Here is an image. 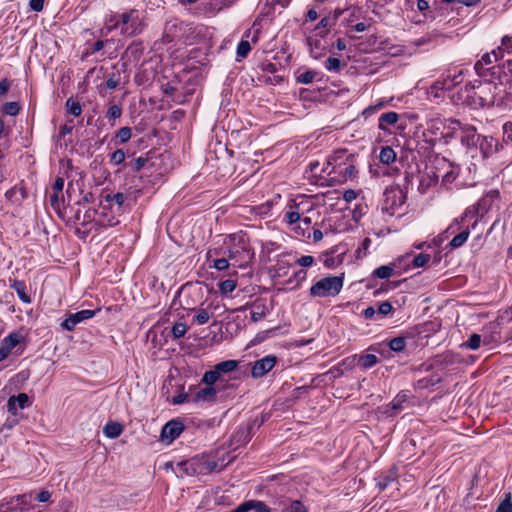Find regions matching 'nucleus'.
Returning a JSON list of instances; mask_svg holds the SVG:
<instances>
[{"mask_svg":"<svg viewBox=\"0 0 512 512\" xmlns=\"http://www.w3.org/2000/svg\"><path fill=\"white\" fill-rule=\"evenodd\" d=\"M343 286V280L338 276H329L320 279L310 288L313 297H330L339 294Z\"/></svg>","mask_w":512,"mask_h":512,"instance_id":"f257e3e1","label":"nucleus"},{"mask_svg":"<svg viewBox=\"0 0 512 512\" xmlns=\"http://www.w3.org/2000/svg\"><path fill=\"white\" fill-rule=\"evenodd\" d=\"M277 363V357L274 355L265 356L254 362L251 370L253 378H261L266 375Z\"/></svg>","mask_w":512,"mask_h":512,"instance_id":"f03ea898","label":"nucleus"},{"mask_svg":"<svg viewBox=\"0 0 512 512\" xmlns=\"http://www.w3.org/2000/svg\"><path fill=\"white\" fill-rule=\"evenodd\" d=\"M184 430V425L179 420H171L167 422L161 431V439L163 441H167V443H171L174 439H176Z\"/></svg>","mask_w":512,"mask_h":512,"instance_id":"7ed1b4c3","label":"nucleus"},{"mask_svg":"<svg viewBox=\"0 0 512 512\" xmlns=\"http://www.w3.org/2000/svg\"><path fill=\"white\" fill-rule=\"evenodd\" d=\"M119 25L122 24L123 28L121 33L132 36L136 35L138 32L141 31L140 28V22L137 18L132 17V13H123L120 16Z\"/></svg>","mask_w":512,"mask_h":512,"instance_id":"20e7f679","label":"nucleus"},{"mask_svg":"<svg viewBox=\"0 0 512 512\" xmlns=\"http://www.w3.org/2000/svg\"><path fill=\"white\" fill-rule=\"evenodd\" d=\"M95 314H96L95 310H82V311L76 312L74 314L69 315L68 318H66L63 321L61 326L68 331H72L78 323H80L86 319L92 318Z\"/></svg>","mask_w":512,"mask_h":512,"instance_id":"39448f33","label":"nucleus"},{"mask_svg":"<svg viewBox=\"0 0 512 512\" xmlns=\"http://www.w3.org/2000/svg\"><path fill=\"white\" fill-rule=\"evenodd\" d=\"M29 404V397L25 393H20L17 396H11L7 402L8 412L16 415L17 407L24 409Z\"/></svg>","mask_w":512,"mask_h":512,"instance_id":"423d86ee","label":"nucleus"},{"mask_svg":"<svg viewBox=\"0 0 512 512\" xmlns=\"http://www.w3.org/2000/svg\"><path fill=\"white\" fill-rule=\"evenodd\" d=\"M252 426L240 427L232 436V444L242 446L247 444L252 437Z\"/></svg>","mask_w":512,"mask_h":512,"instance_id":"0eeeda50","label":"nucleus"},{"mask_svg":"<svg viewBox=\"0 0 512 512\" xmlns=\"http://www.w3.org/2000/svg\"><path fill=\"white\" fill-rule=\"evenodd\" d=\"M386 204L391 202L390 208L398 205L401 206L406 200V194L399 188L386 190Z\"/></svg>","mask_w":512,"mask_h":512,"instance_id":"6e6552de","label":"nucleus"},{"mask_svg":"<svg viewBox=\"0 0 512 512\" xmlns=\"http://www.w3.org/2000/svg\"><path fill=\"white\" fill-rule=\"evenodd\" d=\"M406 401L405 394L397 395L393 401L387 405L383 411L388 417L397 415L402 410V404Z\"/></svg>","mask_w":512,"mask_h":512,"instance_id":"1a4fd4ad","label":"nucleus"},{"mask_svg":"<svg viewBox=\"0 0 512 512\" xmlns=\"http://www.w3.org/2000/svg\"><path fill=\"white\" fill-rule=\"evenodd\" d=\"M399 119V115L396 112H387L380 116L378 127L381 130H386V125H393Z\"/></svg>","mask_w":512,"mask_h":512,"instance_id":"9d476101","label":"nucleus"},{"mask_svg":"<svg viewBox=\"0 0 512 512\" xmlns=\"http://www.w3.org/2000/svg\"><path fill=\"white\" fill-rule=\"evenodd\" d=\"M122 431L123 427L117 422L107 423L103 429L104 434L111 439L117 438Z\"/></svg>","mask_w":512,"mask_h":512,"instance_id":"9b49d317","label":"nucleus"},{"mask_svg":"<svg viewBox=\"0 0 512 512\" xmlns=\"http://www.w3.org/2000/svg\"><path fill=\"white\" fill-rule=\"evenodd\" d=\"M216 394L215 388L211 386H207L205 388H201L194 397V401L199 400H212Z\"/></svg>","mask_w":512,"mask_h":512,"instance_id":"f8f14e48","label":"nucleus"},{"mask_svg":"<svg viewBox=\"0 0 512 512\" xmlns=\"http://www.w3.org/2000/svg\"><path fill=\"white\" fill-rule=\"evenodd\" d=\"M379 158L382 163L390 164L395 161L396 153L391 147L386 146L381 149Z\"/></svg>","mask_w":512,"mask_h":512,"instance_id":"ddd939ff","label":"nucleus"},{"mask_svg":"<svg viewBox=\"0 0 512 512\" xmlns=\"http://www.w3.org/2000/svg\"><path fill=\"white\" fill-rule=\"evenodd\" d=\"M238 366V362L236 360H226L215 365L216 369L220 373H228L234 371Z\"/></svg>","mask_w":512,"mask_h":512,"instance_id":"4468645a","label":"nucleus"},{"mask_svg":"<svg viewBox=\"0 0 512 512\" xmlns=\"http://www.w3.org/2000/svg\"><path fill=\"white\" fill-rule=\"evenodd\" d=\"M12 287L14 288V290L16 291V293L18 294L19 298L21 299L22 302L24 303H30L31 302V299L30 297L28 296V294L26 293V286L24 284V282H21V281H14Z\"/></svg>","mask_w":512,"mask_h":512,"instance_id":"2eb2a0df","label":"nucleus"},{"mask_svg":"<svg viewBox=\"0 0 512 512\" xmlns=\"http://www.w3.org/2000/svg\"><path fill=\"white\" fill-rule=\"evenodd\" d=\"M20 342V336L17 333H12L5 337L1 345H3L9 352Z\"/></svg>","mask_w":512,"mask_h":512,"instance_id":"dca6fc26","label":"nucleus"},{"mask_svg":"<svg viewBox=\"0 0 512 512\" xmlns=\"http://www.w3.org/2000/svg\"><path fill=\"white\" fill-rule=\"evenodd\" d=\"M378 362V358L374 354H364L359 358V365L363 368H370Z\"/></svg>","mask_w":512,"mask_h":512,"instance_id":"f3484780","label":"nucleus"},{"mask_svg":"<svg viewBox=\"0 0 512 512\" xmlns=\"http://www.w3.org/2000/svg\"><path fill=\"white\" fill-rule=\"evenodd\" d=\"M220 376H221L220 373L218 372L216 367H214L213 370L207 371L204 374L202 381L206 385L211 386L212 384H214L215 382H217L220 379Z\"/></svg>","mask_w":512,"mask_h":512,"instance_id":"a211bd4d","label":"nucleus"},{"mask_svg":"<svg viewBox=\"0 0 512 512\" xmlns=\"http://www.w3.org/2000/svg\"><path fill=\"white\" fill-rule=\"evenodd\" d=\"M468 236H469V231L464 230L461 233H459L458 235L454 236L453 239L450 241L449 245L452 248H459L466 242Z\"/></svg>","mask_w":512,"mask_h":512,"instance_id":"6ab92c4d","label":"nucleus"},{"mask_svg":"<svg viewBox=\"0 0 512 512\" xmlns=\"http://www.w3.org/2000/svg\"><path fill=\"white\" fill-rule=\"evenodd\" d=\"M187 329H188V327L185 323H183V322L175 323L171 330L173 338L179 339V338L183 337L186 334Z\"/></svg>","mask_w":512,"mask_h":512,"instance_id":"aec40b11","label":"nucleus"},{"mask_svg":"<svg viewBox=\"0 0 512 512\" xmlns=\"http://www.w3.org/2000/svg\"><path fill=\"white\" fill-rule=\"evenodd\" d=\"M66 108L69 113L74 116H80L82 113V107L79 102L74 101L72 98H69L66 101Z\"/></svg>","mask_w":512,"mask_h":512,"instance_id":"412c9836","label":"nucleus"},{"mask_svg":"<svg viewBox=\"0 0 512 512\" xmlns=\"http://www.w3.org/2000/svg\"><path fill=\"white\" fill-rule=\"evenodd\" d=\"M481 345V336L479 334H472L469 339L462 344V347H466L471 350H476Z\"/></svg>","mask_w":512,"mask_h":512,"instance_id":"4be33fe9","label":"nucleus"},{"mask_svg":"<svg viewBox=\"0 0 512 512\" xmlns=\"http://www.w3.org/2000/svg\"><path fill=\"white\" fill-rule=\"evenodd\" d=\"M406 340L404 337H396L390 340L389 348L395 352H401L405 349Z\"/></svg>","mask_w":512,"mask_h":512,"instance_id":"5701e85b","label":"nucleus"},{"mask_svg":"<svg viewBox=\"0 0 512 512\" xmlns=\"http://www.w3.org/2000/svg\"><path fill=\"white\" fill-rule=\"evenodd\" d=\"M500 54H502V49L498 48L497 50H493L491 53L484 54L480 60L484 65H489L494 61H497Z\"/></svg>","mask_w":512,"mask_h":512,"instance_id":"b1692460","label":"nucleus"},{"mask_svg":"<svg viewBox=\"0 0 512 512\" xmlns=\"http://www.w3.org/2000/svg\"><path fill=\"white\" fill-rule=\"evenodd\" d=\"M396 481V473L391 471L390 475H387L380 479L377 483V486L380 490H384L390 486V484Z\"/></svg>","mask_w":512,"mask_h":512,"instance_id":"393cba45","label":"nucleus"},{"mask_svg":"<svg viewBox=\"0 0 512 512\" xmlns=\"http://www.w3.org/2000/svg\"><path fill=\"white\" fill-rule=\"evenodd\" d=\"M2 111L7 115L15 116L19 113L20 106L17 102H7L3 105Z\"/></svg>","mask_w":512,"mask_h":512,"instance_id":"a878e982","label":"nucleus"},{"mask_svg":"<svg viewBox=\"0 0 512 512\" xmlns=\"http://www.w3.org/2000/svg\"><path fill=\"white\" fill-rule=\"evenodd\" d=\"M495 512H512L511 494L507 493Z\"/></svg>","mask_w":512,"mask_h":512,"instance_id":"bb28decb","label":"nucleus"},{"mask_svg":"<svg viewBox=\"0 0 512 512\" xmlns=\"http://www.w3.org/2000/svg\"><path fill=\"white\" fill-rule=\"evenodd\" d=\"M220 291L223 294L231 293L236 288V282L232 279H227L219 284Z\"/></svg>","mask_w":512,"mask_h":512,"instance_id":"cd10ccee","label":"nucleus"},{"mask_svg":"<svg viewBox=\"0 0 512 512\" xmlns=\"http://www.w3.org/2000/svg\"><path fill=\"white\" fill-rule=\"evenodd\" d=\"M251 50L250 43L248 41L242 40L237 47V56L240 58H245Z\"/></svg>","mask_w":512,"mask_h":512,"instance_id":"c85d7f7f","label":"nucleus"},{"mask_svg":"<svg viewBox=\"0 0 512 512\" xmlns=\"http://www.w3.org/2000/svg\"><path fill=\"white\" fill-rule=\"evenodd\" d=\"M96 214V210L89 209L87 210L83 216H81L80 211H77L75 218L77 221H81L82 224H85L86 222H89L93 219L94 215Z\"/></svg>","mask_w":512,"mask_h":512,"instance_id":"c756f323","label":"nucleus"},{"mask_svg":"<svg viewBox=\"0 0 512 512\" xmlns=\"http://www.w3.org/2000/svg\"><path fill=\"white\" fill-rule=\"evenodd\" d=\"M132 135V131L129 127H122L117 131L116 137L121 143L127 142Z\"/></svg>","mask_w":512,"mask_h":512,"instance_id":"7c9ffc66","label":"nucleus"},{"mask_svg":"<svg viewBox=\"0 0 512 512\" xmlns=\"http://www.w3.org/2000/svg\"><path fill=\"white\" fill-rule=\"evenodd\" d=\"M250 510L255 509L258 512H270L269 507L262 501L249 500Z\"/></svg>","mask_w":512,"mask_h":512,"instance_id":"2f4dec72","label":"nucleus"},{"mask_svg":"<svg viewBox=\"0 0 512 512\" xmlns=\"http://www.w3.org/2000/svg\"><path fill=\"white\" fill-rule=\"evenodd\" d=\"M393 269L389 266H380L375 270V275L381 279L389 278L392 275Z\"/></svg>","mask_w":512,"mask_h":512,"instance_id":"473e14b6","label":"nucleus"},{"mask_svg":"<svg viewBox=\"0 0 512 512\" xmlns=\"http://www.w3.org/2000/svg\"><path fill=\"white\" fill-rule=\"evenodd\" d=\"M18 192L21 193V198H24V192L22 189H18L17 187H12L11 189H9L5 196L8 200L10 201H13V202H16V201H19L20 198L17 197V194Z\"/></svg>","mask_w":512,"mask_h":512,"instance_id":"72a5a7b5","label":"nucleus"},{"mask_svg":"<svg viewBox=\"0 0 512 512\" xmlns=\"http://www.w3.org/2000/svg\"><path fill=\"white\" fill-rule=\"evenodd\" d=\"M243 252H244V246L241 247V251L239 249H235V250L230 249L229 250L228 260L232 261V265H234V266L241 265L239 263L238 256Z\"/></svg>","mask_w":512,"mask_h":512,"instance_id":"f704fd0d","label":"nucleus"},{"mask_svg":"<svg viewBox=\"0 0 512 512\" xmlns=\"http://www.w3.org/2000/svg\"><path fill=\"white\" fill-rule=\"evenodd\" d=\"M316 72L314 71H306L297 77V82L303 84H309L313 81Z\"/></svg>","mask_w":512,"mask_h":512,"instance_id":"c9c22d12","label":"nucleus"},{"mask_svg":"<svg viewBox=\"0 0 512 512\" xmlns=\"http://www.w3.org/2000/svg\"><path fill=\"white\" fill-rule=\"evenodd\" d=\"M325 67L330 71H339L341 62L338 58L330 57L326 60Z\"/></svg>","mask_w":512,"mask_h":512,"instance_id":"e433bc0d","label":"nucleus"},{"mask_svg":"<svg viewBox=\"0 0 512 512\" xmlns=\"http://www.w3.org/2000/svg\"><path fill=\"white\" fill-rule=\"evenodd\" d=\"M126 200V196L123 193H116L114 195H107L106 201L107 202H115L118 206L123 205V203Z\"/></svg>","mask_w":512,"mask_h":512,"instance_id":"4c0bfd02","label":"nucleus"},{"mask_svg":"<svg viewBox=\"0 0 512 512\" xmlns=\"http://www.w3.org/2000/svg\"><path fill=\"white\" fill-rule=\"evenodd\" d=\"M125 160V153L122 149H118L111 154V162L119 165Z\"/></svg>","mask_w":512,"mask_h":512,"instance_id":"58836bf2","label":"nucleus"},{"mask_svg":"<svg viewBox=\"0 0 512 512\" xmlns=\"http://www.w3.org/2000/svg\"><path fill=\"white\" fill-rule=\"evenodd\" d=\"M209 318H210V316H209L208 312L205 309H200L198 311L197 315L195 316V321L199 325H203L208 322Z\"/></svg>","mask_w":512,"mask_h":512,"instance_id":"ea45409f","label":"nucleus"},{"mask_svg":"<svg viewBox=\"0 0 512 512\" xmlns=\"http://www.w3.org/2000/svg\"><path fill=\"white\" fill-rule=\"evenodd\" d=\"M430 260V255L419 254L413 259V265L415 267H422Z\"/></svg>","mask_w":512,"mask_h":512,"instance_id":"a19ab883","label":"nucleus"},{"mask_svg":"<svg viewBox=\"0 0 512 512\" xmlns=\"http://www.w3.org/2000/svg\"><path fill=\"white\" fill-rule=\"evenodd\" d=\"M121 114H122V109L118 105L111 106L107 111V117L109 119H117L121 116Z\"/></svg>","mask_w":512,"mask_h":512,"instance_id":"79ce46f5","label":"nucleus"},{"mask_svg":"<svg viewBox=\"0 0 512 512\" xmlns=\"http://www.w3.org/2000/svg\"><path fill=\"white\" fill-rule=\"evenodd\" d=\"M392 309V304L389 301H383L380 303L378 307V313L383 316H386L392 311Z\"/></svg>","mask_w":512,"mask_h":512,"instance_id":"37998d69","label":"nucleus"},{"mask_svg":"<svg viewBox=\"0 0 512 512\" xmlns=\"http://www.w3.org/2000/svg\"><path fill=\"white\" fill-rule=\"evenodd\" d=\"M230 262L227 258H220L214 261V267L218 270H225L229 267Z\"/></svg>","mask_w":512,"mask_h":512,"instance_id":"c03bdc74","label":"nucleus"},{"mask_svg":"<svg viewBox=\"0 0 512 512\" xmlns=\"http://www.w3.org/2000/svg\"><path fill=\"white\" fill-rule=\"evenodd\" d=\"M314 258L312 256H302L297 260L298 265L302 267H309L313 264Z\"/></svg>","mask_w":512,"mask_h":512,"instance_id":"a18cd8bd","label":"nucleus"},{"mask_svg":"<svg viewBox=\"0 0 512 512\" xmlns=\"http://www.w3.org/2000/svg\"><path fill=\"white\" fill-rule=\"evenodd\" d=\"M286 219L288 223L293 224L298 222L301 219L300 213L297 211H291L286 213Z\"/></svg>","mask_w":512,"mask_h":512,"instance_id":"49530a36","label":"nucleus"},{"mask_svg":"<svg viewBox=\"0 0 512 512\" xmlns=\"http://www.w3.org/2000/svg\"><path fill=\"white\" fill-rule=\"evenodd\" d=\"M291 0H267L266 2V5L269 6V10H271L273 8V6L275 4H279L281 5L282 7H287L289 5ZM270 11H268L267 13H269Z\"/></svg>","mask_w":512,"mask_h":512,"instance_id":"de8ad7c7","label":"nucleus"},{"mask_svg":"<svg viewBox=\"0 0 512 512\" xmlns=\"http://www.w3.org/2000/svg\"><path fill=\"white\" fill-rule=\"evenodd\" d=\"M291 512H308V511L300 501H293L291 503Z\"/></svg>","mask_w":512,"mask_h":512,"instance_id":"09e8293b","label":"nucleus"},{"mask_svg":"<svg viewBox=\"0 0 512 512\" xmlns=\"http://www.w3.org/2000/svg\"><path fill=\"white\" fill-rule=\"evenodd\" d=\"M64 188V179L62 177H57L55 179V182L53 184V190L54 192L61 193Z\"/></svg>","mask_w":512,"mask_h":512,"instance_id":"8fccbe9b","label":"nucleus"},{"mask_svg":"<svg viewBox=\"0 0 512 512\" xmlns=\"http://www.w3.org/2000/svg\"><path fill=\"white\" fill-rule=\"evenodd\" d=\"M44 0H30L32 10L39 12L43 9Z\"/></svg>","mask_w":512,"mask_h":512,"instance_id":"3c124183","label":"nucleus"},{"mask_svg":"<svg viewBox=\"0 0 512 512\" xmlns=\"http://www.w3.org/2000/svg\"><path fill=\"white\" fill-rule=\"evenodd\" d=\"M51 497V493L47 490H43L37 494L36 499L39 502H47Z\"/></svg>","mask_w":512,"mask_h":512,"instance_id":"603ef678","label":"nucleus"},{"mask_svg":"<svg viewBox=\"0 0 512 512\" xmlns=\"http://www.w3.org/2000/svg\"><path fill=\"white\" fill-rule=\"evenodd\" d=\"M357 197V194L354 190H346L343 194V199L346 201V202H351L353 201L354 199H356Z\"/></svg>","mask_w":512,"mask_h":512,"instance_id":"864d4df0","label":"nucleus"},{"mask_svg":"<svg viewBox=\"0 0 512 512\" xmlns=\"http://www.w3.org/2000/svg\"><path fill=\"white\" fill-rule=\"evenodd\" d=\"M147 162V159L146 158H143V157H138L135 161H134V169L135 171H140L144 165L146 164Z\"/></svg>","mask_w":512,"mask_h":512,"instance_id":"5fc2aeb1","label":"nucleus"},{"mask_svg":"<svg viewBox=\"0 0 512 512\" xmlns=\"http://www.w3.org/2000/svg\"><path fill=\"white\" fill-rule=\"evenodd\" d=\"M59 192H54L52 195H50V203L53 208L57 209L59 207Z\"/></svg>","mask_w":512,"mask_h":512,"instance_id":"6e6d98bb","label":"nucleus"},{"mask_svg":"<svg viewBox=\"0 0 512 512\" xmlns=\"http://www.w3.org/2000/svg\"><path fill=\"white\" fill-rule=\"evenodd\" d=\"M10 84L7 79L0 81V96H3L9 90Z\"/></svg>","mask_w":512,"mask_h":512,"instance_id":"4d7b16f0","label":"nucleus"},{"mask_svg":"<svg viewBox=\"0 0 512 512\" xmlns=\"http://www.w3.org/2000/svg\"><path fill=\"white\" fill-rule=\"evenodd\" d=\"M187 398H188L187 393L179 394L178 396L173 398V404H175V405L182 404L187 400Z\"/></svg>","mask_w":512,"mask_h":512,"instance_id":"13d9d810","label":"nucleus"},{"mask_svg":"<svg viewBox=\"0 0 512 512\" xmlns=\"http://www.w3.org/2000/svg\"><path fill=\"white\" fill-rule=\"evenodd\" d=\"M118 83H119V79L114 78V76H112V77L108 78V80L106 81V87L109 89H114L118 86Z\"/></svg>","mask_w":512,"mask_h":512,"instance_id":"bf43d9fd","label":"nucleus"},{"mask_svg":"<svg viewBox=\"0 0 512 512\" xmlns=\"http://www.w3.org/2000/svg\"><path fill=\"white\" fill-rule=\"evenodd\" d=\"M118 26H119V21L114 22V18H111L106 23L105 29L107 30V32H110L111 30L116 29Z\"/></svg>","mask_w":512,"mask_h":512,"instance_id":"052dcab7","label":"nucleus"},{"mask_svg":"<svg viewBox=\"0 0 512 512\" xmlns=\"http://www.w3.org/2000/svg\"><path fill=\"white\" fill-rule=\"evenodd\" d=\"M118 26H119V21L114 22V18H111L106 23L105 29L107 30V32H110L111 30L116 29Z\"/></svg>","mask_w":512,"mask_h":512,"instance_id":"680f3d73","label":"nucleus"},{"mask_svg":"<svg viewBox=\"0 0 512 512\" xmlns=\"http://www.w3.org/2000/svg\"><path fill=\"white\" fill-rule=\"evenodd\" d=\"M363 315L366 319H371L375 315V309L373 307H368L363 311Z\"/></svg>","mask_w":512,"mask_h":512,"instance_id":"e2e57ef3","label":"nucleus"},{"mask_svg":"<svg viewBox=\"0 0 512 512\" xmlns=\"http://www.w3.org/2000/svg\"><path fill=\"white\" fill-rule=\"evenodd\" d=\"M104 47V42L99 40L96 41L92 46V53L100 51Z\"/></svg>","mask_w":512,"mask_h":512,"instance_id":"0e129e2a","label":"nucleus"},{"mask_svg":"<svg viewBox=\"0 0 512 512\" xmlns=\"http://www.w3.org/2000/svg\"><path fill=\"white\" fill-rule=\"evenodd\" d=\"M9 354H10V352L3 345H1V347H0V362L5 360Z\"/></svg>","mask_w":512,"mask_h":512,"instance_id":"69168bd1","label":"nucleus"},{"mask_svg":"<svg viewBox=\"0 0 512 512\" xmlns=\"http://www.w3.org/2000/svg\"><path fill=\"white\" fill-rule=\"evenodd\" d=\"M322 238H323V233H322V231H321V230H319V229H315V230L313 231V240H314L315 242H318V241L322 240Z\"/></svg>","mask_w":512,"mask_h":512,"instance_id":"338daca9","label":"nucleus"},{"mask_svg":"<svg viewBox=\"0 0 512 512\" xmlns=\"http://www.w3.org/2000/svg\"><path fill=\"white\" fill-rule=\"evenodd\" d=\"M417 7L420 11H424V10L428 9V7H429L428 1L419 0L417 3Z\"/></svg>","mask_w":512,"mask_h":512,"instance_id":"774afa93","label":"nucleus"}]
</instances>
